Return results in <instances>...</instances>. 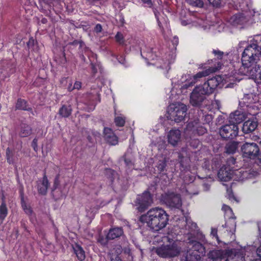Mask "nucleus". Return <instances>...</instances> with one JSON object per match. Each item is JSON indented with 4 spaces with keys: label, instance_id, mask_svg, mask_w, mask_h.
Wrapping results in <instances>:
<instances>
[{
    "label": "nucleus",
    "instance_id": "f3484780",
    "mask_svg": "<svg viewBox=\"0 0 261 261\" xmlns=\"http://www.w3.org/2000/svg\"><path fill=\"white\" fill-rule=\"evenodd\" d=\"M246 118V114L245 113L242 111L237 110L229 115V122L237 125V124L244 121Z\"/></svg>",
    "mask_w": 261,
    "mask_h": 261
},
{
    "label": "nucleus",
    "instance_id": "cd10ccee",
    "mask_svg": "<svg viewBox=\"0 0 261 261\" xmlns=\"http://www.w3.org/2000/svg\"><path fill=\"white\" fill-rule=\"evenodd\" d=\"M32 131L30 126L27 124H22L19 135L21 137H27L32 134Z\"/></svg>",
    "mask_w": 261,
    "mask_h": 261
},
{
    "label": "nucleus",
    "instance_id": "393cba45",
    "mask_svg": "<svg viewBox=\"0 0 261 261\" xmlns=\"http://www.w3.org/2000/svg\"><path fill=\"white\" fill-rule=\"evenodd\" d=\"M200 259L199 255L193 254L188 250L187 252L181 255L180 261H198Z\"/></svg>",
    "mask_w": 261,
    "mask_h": 261
},
{
    "label": "nucleus",
    "instance_id": "6e6552de",
    "mask_svg": "<svg viewBox=\"0 0 261 261\" xmlns=\"http://www.w3.org/2000/svg\"><path fill=\"white\" fill-rule=\"evenodd\" d=\"M153 195L148 191L138 195L135 201V205L139 212L146 211L153 203Z\"/></svg>",
    "mask_w": 261,
    "mask_h": 261
},
{
    "label": "nucleus",
    "instance_id": "4d7b16f0",
    "mask_svg": "<svg viewBox=\"0 0 261 261\" xmlns=\"http://www.w3.org/2000/svg\"><path fill=\"white\" fill-rule=\"evenodd\" d=\"M212 4L214 6L218 7L220 6L221 2L220 0H214Z\"/></svg>",
    "mask_w": 261,
    "mask_h": 261
},
{
    "label": "nucleus",
    "instance_id": "6e6d98bb",
    "mask_svg": "<svg viewBox=\"0 0 261 261\" xmlns=\"http://www.w3.org/2000/svg\"><path fill=\"white\" fill-rule=\"evenodd\" d=\"M91 69H92V74L93 75H95L97 73V68L95 66V65H94L93 63H91Z\"/></svg>",
    "mask_w": 261,
    "mask_h": 261
},
{
    "label": "nucleus",
    "instance_id": "20e7f679",
    "mask_svg": "<svg viewBox=\"0 0 261 261\" xmlns=\"http://www.w3.org/2000/svg\"><path fill=\"white\" fill-rule=\"evenodd\" d=\"M248 172L242 170H232L230 167L222 166L218 171V177L220 180L228 181L234 176V179L243 180L247 178Z\"/></svg>",
    "mask_w": 261,
    "mask_h": 261
},
{
    "label": "nucleus",
    "instance_id": "412c9836",
    "mask_svg": "<svg viewBox=\"0 0 261 261\" xmlns=\"http://www.w3.org/2000/svg\"><path fill=\"white\" fill-rule=\"evenodd\" d=\"M211 72V70L208 69L207 70H205L198 72L193 76V79H192V81L188 85H187V84H185L183 87H185V88H187L189 86H193L196 82L199 81L201 78L208 75Z\"/></svg>",
    "mask_w": 261,
    "mask_h": 261
},
{
    "label": "nucleus",
    "instance_id": "ea45409f",
    "mask_svg": "<svg viewBox=\"0 0 261 261\" xmlns=\"http://www.w3.org/2000/svg\"><path fill=\"white\" fill-rule=\"evenodd\" d=\"M213 53L218 59H222L224 55V53L219 50L214 49Z\"/></svg>",
    "mask_w": 261,
    "mask_h": 261
},
{
    "label": "nucleus",
    "instance_id": "72a5a7b5",
    "mask_svg": "<svg viewBox=\"0 0 261 261\" xmlns=\"http://www.w3.org/2000/svg\"><path fill=\"white\" fill-rule=\"evenodd\" d=\"M187 2L194 7L201 8L203 6V2L202 0H187Z\"/></svg>",
    "mask_w": 261,
    "mask_h": 261
},
{
    "label": "nucleus",
    "instance_id": "473e14b6",
    "mask_svg": "<svg viewBox=\"0 0 261 261\" xmlns=\"http://www.w3.org/2000/svg\"><path fill=\"white\" fill-rule=\"evenodd\" d=\"M253 94H247L244 96L243 98V102L247 104L248 106L249 104L253 103L254 102Z\"/></svg>",
    "mask_w": 261,
    "mask_h": 261
},
{
    "label": "nucleus",
    "instance_id": "774afa93",
    "mask_svg": "<svg viewBox=\"0 0 261 261\" xmlns=\"http://www.w3.org/2000/svg\"><path fill=\"white\" fill-rule=\"evenodd\" d=\"M253 261H261V258H260L256 259L255 260H254Z\"/></svg>",
    "mask_w": 261,
    "mask_h": 261
},
{
    "label": "nucleus",
    "instance_id": "e2e57ef3",
    "mask_svg": "<svg viewBox=\"0 0 261 261\" xmlns=\"http://www.w3.org/2000/svg\"><path fill=\"white\" fill-rule=\"evenodd\" d=\"M111 260V261H122V260L118 256H116L115 259L112 258Z\"/></svg>",
    "mask_w": 261,
    "mask_h": 261
},
{
    "label": "nucleus",
    "instance_id": "aec40b11",
    "mask_svg": "<svg viewBox=\"0 0 261 261\" xmlns=\"http://www.w3.org/2000/svg\"><path fill=\"white\" fill-rule=\"evenodd\" d=\"M225 254V250L214 249L208 253L207 256L213 261H217L224 258Z\"/></svg>",
    "mask_w": 261,
    "mask_h": 261
},
{
    "label": "nucleus",
    "instance_id": "6ab92c4d",
    "mask_svg": "<svg viewBox=\"0 0 261 261\" xmlns=\"http://www.w3.org/2000/svg\"><path fill=\"white\" fill-rule=\"evenodd\" d=\"M258 126V122L255 120H248L243 125L242 131L245 134H249L254 132Z\"/></svg>",
    "mask_w": 261,
    "mask_h": 261
},
{
    "label": "nucleus",
    "instance_id": "37998d69",
    "mask_svg": "<svg viewBox=\"0 0 261 261\" xmlns=\"http://www.w3.org/2000/svg\"><path fill=\"white\" fill-rule=\"evenodd\" d=\"M236 163V159L233 157H230L227 159V167H230L232 165H234Z\"/></svg>",
    "mask_w": 261,
    "mask_h": 261
},
{
    "label": "nucleus",
    "instance_id": "8fccbe9b",
    "mask_svg": "<svg viewBox=\"0 0 261 261\" xmlns=\"http://www.w3.org/2000/svg\"><path fill=\"white\" fill-rule=\"evenodd\" d=\"M37 142H38V139L37 138H35V139H34V140H33L32 143V146L34 148V150L36 151L37 150V149H38Z\"/></svg>",
    "mask_w": 261,
    "mask_h": 261
},
{
    "label": "nucleus",
    "instance_id": "09e8293b",
    "mask_svg": "<svg viewBox=\"0 0 261 261\" xmlns=\"http://www.w3.org/2000/svg\"><path fill=\"white\" fill-rule=\"evenodd\" d=\"M211 234L213 236V237H215L217 240L218 241H219V237L217 235V229L216 228H212V229H211Z\"/></svg>",
    "mask_w": 261,
    "mask_h": 261
},
{
    "label": "nucleus",
    "instance_id": "f704fd0d",
    "mask_svg": "<svg viewBox=\"0 0 261 261\" xmlns=\"http://www.w3.org/2000/svg\"><path fill=\"white\" fill-rule=\"evenodd\" d=\"M236 226L235 220L233 218H230L228 221H227L222 226L224 228H233Z\"/></svg>",
    "mask_w": 261,
    "mask_h": 261
},
{
    "label": "nucleus",
    "instance_id": "f03ea898",
    "mask_svg": "<svg viewBox=\"0 0 261 261\" xmlns=\"http://www.w3.org/2000/svg\"><path fill=\"white\" fill-rule=\"evenodd\" d=\"M139 221L143 223H146L147 226L153 231H158L166 226L169 221V215L164 209L156 207L141 215Z\"/></svg>",
    "mask_w": 261,
    "mask_h": 261
},
{
    "label": "nucleus",
    "instance_id": "864d4df0",
    "mask_svg": "<svg viewBox=\"0 0 261 261\" xmlns=\"http://www.w3.org/2000/svg\"><path fill=\"white\" fill-rule=\"evenodd\" d=\"M222 210L225 211L226 213L232 214V211L230 207L227 205H224L222 207Z\"/></svg>",
    "mask_w": 261,
    "mask_h": 261
},
{
    "label": "nucleus",
    "instance_id": "0eeeda50",
    "mask_svg": "<svg viewBox=\"0 0 261 261\" xmlns=\"http://www.w3.org/2000/svg\"><path fill=\"white\" fill-rule=\"evenodd\" d=\"M161 202L171 209H179L182 205L180 195L174 192L165 193L160 197Z\"/></svg>",
    "mask_w": 261,
    "mask_h": 261
},
{
    "label": "nucleus",
    "instance_id": "a18cd8bd",
    "mask_svg": "<svg viewBox=\"0 0 261 261\" xmlns=\"http://www.w3.org/2000/svg\"><path fill=\"white\" fill-rule=\"evenodd\" d=\"M69 44L72 45H76L79 44L80 47H82L84 44V42L82 41L74 40L72 42H70Z\"/></svg>",
    "mask_w": 261,
    "mask_h": 261
},
{
    "label": "nucleus",
    "instance_id": "c85d7f7f",
    "mask_svg": "<svg viewBox=\"0 0 261 261\" xmlns=\"http://www.w3.org/2000/svg\"><path fill=\"white\" fill-rule=\"evenodd\" d=\"M16 109L24 111H31V108H28L27 102L21 98H19L16 104Z\"/></svg>",
    "mask_w": 261,
    "mask_h": 261
},
{
    "label": "nucleus",
    "instance_id": "f8f14e48",
    "mask_svg": "<svg viewBox=\"0 0 261 261\" xmlns=\"http://www.w3.org/2000/svg\"><path fill=\"white\" fill-rule=\"evenodd\" d=\"M249 20V17L244 13H238L230 18V23L233 26L243 25Z\"/></svg>",
    "mask_w": 261,
    "mask_h": 261
},
{
    "label": "nucleus",
    "instance_id": "7ed1b4c3",
    "mask_svg": "<svg viewBox=\"0 0 261 261\" xmlns=\"http://www.w3.org/2000/svg\"><path fill=\"white\" fill-rule=\"evenodd\" d=\"M187 111L186 105L180 102L172 103L168 108L167 117L169 120L179 123L184 120Z\"/></svg>",
    "mask_w": 261,
    "mask_h": 261
},
{
    "label": "nucleus",
    "instance_id": "3c124183",
    "mask_svg": "<svg viewBox=\"0 0 261 261\" xmlns=\"http://www.w3.org/2000/svg\"><path fill=\"white\" fill-rule=\"evenodd\" d=\"M124 162L126 166H132L133 165V162L130 159L127 158L125 155L124 156Z\"/></svg>",
    "mask_w": 261,
    "mask_h": 261
},
{
    "label": "nucleus",
    "instance_id": "c756f323",
    "mask_svg": "<svg viewBox=\"0 0 261 261\" xmlns=\"http://www.w3.org/2000/svg\"><path fill=\"white\" fill-rule=\"evenodd\" d=\"M15 151L9 147L6 149V159L9 164H13L15 163Z\"/></svg>",
    "mask_w": 261,
    "mask_h": 261
},
{
    "label": "nucleus",
    "instance_id": "338daca9",
    "mask_svg": "<svg viewBox=\"0 0 261 261\" xmlns=\"http://www.w3.org/2000/svg\"><path fill=\"white\" fill-rule=\"evenodd\" d=\"M41 21H42V23H46V22L47 20H46V19H45V18H43V19H42Z\"/></svg>",
    "mask_w": 261,
    "mask_h": 261
},
{
    "label": "nucleus",
    "instance_id": "79ce46f5",
    "mask_svg": "<svg viewBox=\"0 0 261 261\" xmlns=\"http://www.w3.org/2000/svg\"><path fill=\"white\" fill-rule=\"evenodd\" d=\"M22 207L27 214L31 215L32 214V211L30 206H28L25 204L24 203L22 204Z\"/></svg>",
    "mask_w": 261,
    "mask_h": 261
},
{
    "label": "nucleus",
    "instance_id": "bb28decb",
    "mask_svg": "<svg viewBox=\"0 0 261 261\" xmlns=\"http://www.w3.org/2000/svg\"><path fill=\"white\" fill-rule=\"evenodd\" d=\"M72 108L70 105H64L59 109V114L62 117L67 118L71 114Z\"/></svg>",
    "mask_w": 261,
    "mask_h": 261
},
{
    "label": "nucleus",
    "instance_id": "4be33fe9",
    "mask_svg": "<svg viewBox=\"0 0 261 261\" xmlns=\"http://www.w3.org/2000/svg\"><path fill=\"white\" fill-rule=\"evenodd\" d=\"M49 186V182L47 176L44 175L42 181L39 183L37 186L38 191L39 194L41 195H45Z\"/></svg>",
    "mask_w": 261,
    "mask_h": 261
},
{
    "label": "nucleus",
    "instance_id": "680f3d73",
    "mask_svg": "<svg viewBox=\"0 0 261 261\" xmlns=\"http://www.w3.org/2000/svg\"><path fill=\"white\" fill-rule=\"evenodd\" d=\"M153 12H154V13L155 16V17L156 18L157 20H158V21L159 25L160 26V24H161V22H160V21H159V17H158V14L159 13L157 12V11H156V9L154 10H153Z\"/></svg>",
    "mask_w": 261,
    "mask_h": 261
},
{
    "label": "nucleus",
    "instance_id": "c9c22d12",
    "mask_svg": "<svg viewBox=\"0 0 261 261\" xmlns=\"http://www.w3.org/2000/svg\"><path fill=\"white\" fill-rule=\"evenodd\" d=\"M206 132L207 130L204 127L199 125V123H197L195 132V135H198L199 136H201L206 133Z\"/></svg>",
    "mask_w": 261,
    "mask_h": 261
},
{
    "label": "nucleus",
    "instance_id": "58836bf2",
    "mask_svg": "<svg viewBox=\"0 0 261 261\" xmlns=\"http://www.w3.org/2000/svg\"><path fill=\"white\" fill-rule=\"evenodd\" d=\"M203 123L204 124H210L213 120L212 115H205L202 117Z\"/></svg>",
    "mask_w": 261,
    "mask_h": 261
},
{
    "label": "nucleus",
    "instance_id": "49530a36",
    "mask_svg": "<svg viewBox=\"0 0 261 261\" xmlns=\"http://www.w3.org/2000/svg\"><path fill=\"white\" fill-rule=\"evenodd\" d=\"M225 119V118L223 115H219L217 118V122L219 124H221L224 122Z\"/></svg>",
    "mask_w": 261,
    "mask_h": 261
},
{
    "label": "nucleus",
    "instance_id": "a211bd4d",
    "mask_svg": "<svg viewBox=\"0 0 261 261\" xmlns=\"http://www.w3.org/2000/svg\"><path fill=\"white\" fill-rule=\"evenodd\" d=\"M124 234L123 230L121 227H115L110 229L106 236L108 240H113L120 238Z\"/></svg>",
    "mask_w": 261,
    "mask_h": 261
},
{
    "label": "nucleus",
    "instance_id": "b1692460",
    "mask_svg": "<svg viewBox=\"0 0 261 261\" xmlns=\"http://www.w3.org/2000/svg\"><path fill=\"white\" fill-rule=\"evenodd\" d=\"M72 248L79 260L82 261L85 259V252L79 244L76 243L73 245Z\"/></svg>",
    "mask_w": 261,
    "mask_h": 261
},
{
    "label": "nucleus",
    "instance_id": "dca6fc26",
    "mask_svg": "<svg viewBox=\"0 0 261 261\" xmlns=\"http://www.w3.org/2000/svg\"><path fill=\"white\" fill-rule=\"evenodd\" d=\"M168 142L173 146L177 145L180 141L181 132L178 129H173L170 130L167 135Z\"/></svg>",
    "mask_w": 261,
    "mask_h": 261
},
{
    "label": "nucleus",
    "instance_id": "423d86ee",
    "mask_svg": "<svg viewBox=\"0 0 261 261\" xmlns=\"http://www.w3.org/2000/svg\"><path fill=\"white\" fill-rule=\"evenodd\" d=\"M210 94L200 86L195 87L190 95V103L194 107L201 108Z\"/></svg>",
    "mask_w": 261,
    "mask_h": 261
},
{
    "label": "nucleus",
    "instance_id": "5fc2aeb1",
    "mask_svg": "<svg viewBox=\"0 0 261 261\" xmlns=\"http://www.w3.org/2000/svg\"><path fill=\"white\" fill-rule=\"evenodd\" d=\"M178 160H179L181 165L182 167H184V157L180 153H178Z\"/></svg>",
    "mask_w": 261,
    "mask_h": 261
},
{
    "label": "nucleus",
    "instance_id": "39448f33",
    "mask_svg": "<svg viewBox=\"0 0 261 261\" xmlns=\"http://www.w3.org/2000/svg\"><path fill=\"white\" fill-rule=\"evenodd\" d=\"M181 248L175 242L169 245H162L155 250V253L160 257L165 258L176 257L179 254Z\"/></svg>",
    "mask_w": 261,
    "mask_h": 261
},
{
    "label": "nucleus",
    "instance_id": "a19ab883",
    "mask_svg": "<svg viewBox=\"0 0 261 261\" xmlns=\"http://www.w3.org/2000/svg\"><path fill=\"white\" fill-rule=\"evenodd\" d=\"M115 38L119 43L122 44L123 43V37L121 33L118 32L115 36Z\"/></svg>",
    "mask_w": 261,
    "mask_h": 261
},
{
    "label": "nucleus",
    "instance_id": "1a4fd4ad",
    "mask_svg": "<svg viewBox=\"0 0 261 261\" xmlns=\"http://www.w3.org/2000/svg\"><path fill=\"white\" fill-rule=\"evenodd\" d=\"M241 151L244 158L253 159L258 155L259 147L254 142H245L241 146Z\"/></svg>",
    "mask_w": 261,
    "mask_h": 261
},
{
    "label": "nucleus",
    "instance_id": "2f4dec72",
    "mask_svg": "<svg viewBox=\"0 0 261 261\" xmlns=\"http://www.w3.org/2000/svg\"><path fill=\"white\" fill-rule=\"evenodd\" d=\"M167 161L166 158H163L162 160L159 161L156 165V167L157 168L159 173H162L165 170L166 167L167 166Z\"/></svg>",
    "mask_w": 261,
    "mask_h": 261
},
{
    "label": "nucleus",
    "instance_id": "e433bc0d",
    "mask_svg": "<svg viewBox=\"0 0 261 261\" xmlns=\"http://www.w3.org/2000/svg\"><path fill=\"white\" fill-rule=\"evenodd\" d=\"M60 184L59 181V174L57 175L54 180V183L53 186V189L52 190V193L54 196H57L56 195V190L57 188V187L59 186Z\"/></svg>",
    "mask_w": 261,
    "mask_h": 261
},
{
    "label": "nucleus",
    "instance_id": "c03bdc74",
    "mask_svg": "<svg viewBox=\"0 0 261 261\" xmlns=\"http://www.w3.org/2000/svg\"><path fill=\"white\" fill-rule=\"evenodd\" d=\"M108 240L106 238H104L103 237H101L98 239V242L102 245L105 246L108 244Z\"/></svg>",
    "mask_w": 261,
    "mask_h": 261
},
{
    "label": "nucleus",
    "instance_id": "052dcab7",
    "mask_svg": "<svg viewBox=\"0 0 261 261\" xmlns=\"http://www.w3.org/2000/svg\"><path fill=\"white\" fill-rule=\"evenodd\" d=\"M144 3L147 4L149 5V7H151L152 6V4L151 2V0H141Z\"/></svg>",
    "mask_w": 261,
    "mask_h": 261
},
{
    "label": "nucleus",
    "instance_id": "f257e3e1",
    "mask_svg": "<svg viewBox=\"0 0 261 261\" xmlns=\"http://www.w3.org/2000/svg\"><path fill=\"white\" fill-rule=\"evenodd\" d=\"M260 60L261 47L256 43L249 44L242 54L241 72L244 75L258 79L261 83Z\"/></svg>",
    "mask_w": 261,
    "mask_h": 261
},
{
    "label": "nucleus",
    "instance_id": "9d476101",
    "mask_svg": "<svg viewBox=\"0 0 261 261\" xmlns=\"http://www.w3.org/2000/svg\"><path fill=\"white\" fill-rule=\"evenodd\" d=\"M239 128L237 125L230 123L222 126L219 129L221 137L224 139H232L238 136Z\"/></svg>",
    "mask_w": 261,
    "mask_h": 261
},
{
    "label": "nucleus",
    "instance_id": "7c9ffc66",
    "mask_svg": "<svg viewBox=\"0 0 261 261\" xmlns=\"http://www.w3.org/2000/svg\"><path fill=\"white\" fill-rule=\"evenodd\" d=\"M3 201L0 205V220L2 222L5 219L8 214V208L6 205V203L4 199L2 198Z\"/></svg>",
    "mask_w": 261,
    "mask_h": 261
},
{
    "label": "nucleus",
    "instance_id": "de8ad7c7",
    "mask_svg": "<svg viewBox=\"0 0 261 261\" xmlns=\"http://www.w3.org/2000/svg\"><path fill=\"white\" fill-rule=\"evenodd\" d=\"M94 32L97 33H100L102 31V26L100 24H97L94 29Z\"/></svg>",
    "mask_w": 261,
    "mask_h": 261
},
{
    "label": "nucleus",
    "instance_id": "13d9d810",
    "mask_svg": "<svg viewBox=\"0 0 261 261\" xmlns=\"http://www.w3.org/2000/svg\"><path fill=\"white\" fill-rule=\"evenodd\" d=\"M258 229L259 231L258 240L261 243V222L258 223Z\"/></svg>",
    "mask_w": 261,
    "mask_h": 261
},
{
    "label": "nucleus",
    "instance_id": "603ef678",
    "mask_svg": "<svg viewBox=\"0 0 261 261\" xmlns=\"http://www.w3.org/2000/svg\"><path fill=\"white\" fill-rule=\"evenodd\" d=\"M81 86L82 83L80 81H76L74 84L73 89L79 90L81 88Z\"/></svg>",
    "mask_w": 261,
    "mask_h": 261
},
{
    "label": "nucleus",
    "instance_id": "4c0bfd02",
    "mask_svg": "<svg viewBox=\"0 0 261 261\" xmlns=\"http://www.w3.org/2000/svg\"><path fill=\"white\" fill-rule=\"evenodd\" d=\"M115 123L118 126H123L125 124V119L121 117H117L115 119Z\"/></svg>",
    "mask_w": 261,
    "mask_h": 261
},
{
    "label": "nucleus",
    "instance_id": "2eb2a0df",
    "mask_svg": "<svg viewBox=\"0 0 261 261\" xmlns=\"http://www.w3.org/2000/svg\"><path fill=\"white\" fill-rule=\"evenodd\" d=\"M103 138L105 140L111 145H116L118 143V137L110 128H104Z\"/></svg>",
    "mask_w": 261,
    "mask_h": 261
},
{
    "label": "nucleus",
    "instance_id": "ddd939ff",
    "mask_svg": "<svg viewBox=\"0 0 261 261\" xmlns=\"http://www.w3.org/2000/svg\"><path fill=\"white\" fill-rule=\"evenodd\" d=\"M220 80L221 79L219 76L213 77L200 86L210 95L214 92L219 85Z\"/></svg>",
    "mask_w": 261,
    "mask_h": 261
},
{
    "label": "nucleus",
    "instance_id": "69168bd1",
    "mask_svg": "<svg viewBox=\"0 0 261 261\" xmlns=\"http://www.w3.org/2000/svg\"><path fill=\"white\" fill-rule=\"evenodd\" d=\"M71 85H70L68 87V89L69 91H71L72 90H73L74 89H73V88H71Z\"/></svg>",
    "mask_w": 261,
    "mask_h": 261
},
{
    "label": "nucleus",
    "instance_id": "4468645a",
    "mask_svg": "<svg viewBox=\"0 0 261 261\" xmlns=\"http://www.w3.org/2000/svg\"><path fill=\"white\" fill-rule=\"evenodd\" d=\"M225 261H243L244 256L243 254L235 249L225 250Z\"/></svg>",
    "mask_w": 261,
    "mask_h": 261
},
{
    "label": "nucleus",
    "instance_id": "bf43d9fd",
    "mask_svg": "<svg viewBox=\"0 0 261 261\" xmlns=\"http://www.w3.org/2000/svg\"><path fill=\"white\" fill-rule=\"evenodd\" d=\"M203 187L204 191H208L210 188V185L208 183L204 182L203 184Z\"/></svg>",
    "mask_w": 261,
    "mask_h": 261
},
{
    "label": "nucleus",
    "instance_id": "5701e85b",
    "mask_svg": "<svg viewBox=\"0 0 261 261\" xmlns=\"http://www.w3.org/2000/svg\"><path fill=\"white\" fill-rule=\"evenodd\" d=\"M198 122L196 121L189 122L184 129L185 133L190 137L195 136V132Z\"/></svg>",
    "mask_w": 261,
    "mask_h": 261
},
{
    "label": "nucleus",
    "instance_id": "a878e982",
    "mask_svg": "<svg viewBox=\"0 0 261 261\" xmlns=\"http://www.w3.org/2000/svg\"><path fill=\"white\" fill-rule=\"evenodd\" d=\"M239 142L236 141L229 142L225 146V152L228 154H233L238 149Z\"/></svg>",
    "mask_w": 261,
    "mask_h": 261
},
{
    "label": "nucleus",
    "instance_id": "9b49d317",
    "mask_svg": "<svg viewBox=\"0 0 261 261\" xmlns=\"http://www.w3.org/2000/svg\"><path fill=\"white\" fill-rule=\"evenodd\" d=\"M188 250L193 254L199 255V258L205 254V247L200 242L196 241H191L189 243Z\"/></svg>",
    "mask_w": 261,
    "mask_h": 261
},
{
    "label": "nucleus",
    "instance_id": "0e129e2a",
    "mask_svg": "<svg viewBox=\"0 0 261 261\" xmlns=\"http://www.w3.org/2000/svg\"><path fill=\"white\" fill-rule=\"evenodd\" d=\"M173 41L174 43L177 44L178 42V38L177 37H174Z\"/></svg>",
    "mask_w": 261,
    "mask_h": 261
}]
</instances>
